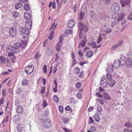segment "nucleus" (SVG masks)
<instances>
[{"mask_svg":"<svg viewBox=\"0 0 132 132\" xmlns=\"http://www.w3.org/2000/svg\"><path fill=\"white\" fill-rule=\"evenodd\" d=\"M27 43L26 42H23L21 44L20 43L17 42L15 43L13 46H8L6 48L7 52H9L8 55L9 56H13L14 54L13 53H17L20 52L21 50L25 48L27 45Z\"/></svg>","mask_w":132,"mask_h":132,"instance_id":"1","label":"nucleus"},{"mask_svg":"<svg viewBox=\"0 0 132 132\" xmlns=\"http://www.w3.org/2000/svg\"><path fill=\"white\" fill-rule=\"evenodd\" d=\"M78 29L79 31V37L80 38L82 37V31L86 32L88 29L87 26L85 24H83L81 22H79L78 24Z\"/></svg>","mask_w":132,"mask_h":132,"instance_id":"2","label":"nucleus"},{"mask_svg":"<svg viewBox=\"0 0 132 132\" xmlns=\"http://www.w3.org/2000/svg\"><path fill=\"white\" fill-rule=\"evenodd\" d=\"M112 11L114 12H117L120 10V6L117 3H113L111 7Z\"/></svg>","mask_w":132,"mask_h":132,"instance_id":"3","label":"nucleus"},{"mask_svg":"<svg viewBox=\"0 0 132 132\" xmlns=\"http://www.w3.org/2000/svg\"><path fill=\"white\" fill-rule=\"evenodd\" d=\"M30 30L27 29L26 27H22L20 30L21 33V34L26 36H28L29 34V32Z\"/></svg>","mask_w":132,"mask_h":132,"instance_id":"4","label":"nucleus"},{"mask_svg":"<svg viewBox=\"0 0 132 132\" xmlns=\"http://www.w3.org/2000/svg\"><path fill=\"white\" fill-rule=\"evenodd\" d=\"M10 60L7 58L3 56L0 57V64H4L6 62H9Z\"/></svg>","mask_w":132,"mask_h":132,"instance_id":"5","label":"nucleus"},{"mask_svg":"<svg viewBox=\"0 0 132 132\" xmlns=\"http://www.w3.org/2000/svg\"><path fill=\"white\" fill-rule=\"evenodd\" d=\"M106 80L104 78H102L101 81V86L103 87H106L107 84H108V82H107Z\"/></svg>","mask_w":132,"mask_h":132,"instance_id":"6","label":"nucleus"},{"mask_svg":"<svg viewBox=\"0 0 132 132\" xmlns=\"http://www.w3.org/2000/svg\"><path fill=\"white\" fill-rule=\"evenodd\" d=\"M32 22L30 20H27L25 23V27L27 29L30 30L32 27Z\"/></svg>","mask_w":132,"mask_h":132,"instance_id":"7","label":"nucleus"},{"mask_svg":"<svg viewBox=\"0 0 132 132\" xmlns=\"http://www.w3.org/2000/svg\"><path fill=\"white\" fill-rule=\"evenodd\" d=\"M43 122V125L44 127L46 128H48L51 125V121L49 119L46 120Z\"/></svg>","mask_w":132,"mask_h":132,"instance_id":"8","label":"nucleus"},{"mask_svg":"<svg viewBox=\"0 0 132 132\" xmlns=\"http://www.w3.org/2000/svg\"><path fill=\"white\" fill-rule=\"evenodd\" d=\"M9 33L10 35L11 36H15L16 33V29L13 27L11 28L9 30Z\"/></svg>","mask_w":132,"mask_h":132,"instance_id":"9","label":"nucleus"},{"mask_svg":"<svg viewBox=\"0 0 132 132\" xmlns=\"http://www.w3.org/2000/svg\"><path fill=\"white\" fill-rule=\"evenodd\" d=\"M126 65L127 67H130L132 66V61L129 57H128L126 60Z\"/></svg>","mask_w":132,"mask_h":132,"instance_id":"10","label":"nucleus"},{"mask_svg":"<svg viewBox=\"0 0 132 132\" xmlns=\"http://www.w3.org/2000/svg\"><path fill=\"white\" fill-rule=\"evenodd\" d=\"M119 60L118 59H116L114 61V62L113 63L112 65L114 68L118 69L120 65V63Z\"/></svg>","mask_w":132,"mask_h":132,"instance_id":"11","label":"nucleus"},{"mask_svg":"<svg viewBox=\"0 0 132 132\" xmlns=\"http://www.w3.org/2000/svg\"><path fill=\"white\" fill-rule=\"evenodd\" d=\"M131 0H120L121 6L123 7L125 6L128 5L130 2Z\"/></svg>","mask_w":132,"mask_h":132,"instance_id":"12","label":"nucleus"},{"mask_svg":"<svg viewBox=\"0 0 132 132\" xmlns=\"http://www.w3.org/2000/svg\"><path fill=\"white\" fill-rule=\"evenodd\" d=\"M119 60L120 63L121 65L123 66L125 64L126 60L125 56L122 55L121 56L120 59Z\"/></svg>","mask_w":132,"mask_h":132,"instance_id":"13","label":"nucleus"},{"mask_svg":"<svg viewBox=\"0 0 132 132\" xmlns=\"http://www.w3.org/2000/svg\"><path fill=\"white\" fill-rule=\"evenodd\" d=\"M111 29H110L109 26L108 25H105L103 28V31L104 32L107 33H109L111 31Z\"/></svg>","mask_w":132,"mask_h":132,"instance_id":"14","label":"nucleus"},{"mask_svg":"<svg viewBox=\"0 0 132 132\" xmlns=\"http://www.w3.org/2000/svg\"><path fill=\"white\" fill-rule=\"evenodd\" d=\"M113 66L111 64H108L106 69V72L110 73L112 72L113 70Z\"/></svg>","mask_w":132,"mask_h":132,"instance_id":"15","label":"nucleus"},{"mask_svg":"<svg viewBox=\"0 0 132 132\" xmlns=\"http://www.w3.org/2000/svg\"><path fill=\"white\" fill-rule=\"evenodd\" d=\"M28 67H30V69H26V71L27 74H30L32 73L34 70V67L33 65H31V66L28 65Z\"/></svg>","mask_w":132,"mask_h":132,"instance_id":"16","label":"nucleus"},{"mask_svg":"<svg viewBox=\"0 0 132 132\" xmlns=\"http://www.w3.org/2000/svg\"><path fill=\"white\" fill-rule=\"evenodd\" d=\"M75 23V22L74 20H70L68 22V26L69 28H72L74 26Z\"/></svg>","mask_w":132,"mask_h":132,"instance_id":"17","label":"nucleus"},{"mask_svg":"<svg viewBox=\"0 0 132 132\" xmlns=\"http://www.w3.org/2000/svg\"><path fill=\"white\" fill-rule=\"evenodd\" d=\"M46 115L45 114H43L41 116L39 117V118L41 119L42 122L48 119L46 118Z\"/></svg>","mask_w":132,"mask_h":132,"instance_id":"18","label":"nucleus"},{"mask_svg":"<svg viewBox=\"0 0 132 132\" xmlns=\"http://www.w3.org/2000/svg\"><path fill=\"white\" fill-rule=\"evenodd\" d=\"M16 112L19 114L22 113L23 112V109L21 106H18L16 108Z\"/></svg>","mask_w":132,"mask_h":132,"instance_id":"19","label":"nucleus"},{"mask_svg":"<svg viewBox=\"0 0 132 132\" xmlns=\"http://www.w3.org/2000/svg\"><path fill=\"white\" fill-rule=\"evenodd\" d=\"M108 84L111 87H113L116 81L113 80H110L108 81Z\"/></svg>","mask_w":132,"mask_h":132,"instance_id":"20","label":"nucleus"},{"mask_svg":"<svg viewBox=\"0 0 132 132\" xmlns=\"http://www.w3.org/2000/svg\"><path fill=\"white\" fill-rule=\"evenodd\" d=\"M85 15V12L83 11H81L79 13V22H80L82 20L83 16Z\"/></svg>","mask_w":132,"mask_h":132,"instance_id":"21","label":"nucleus"},{"mask_svg":"<svg viewBox=\"0 0 132 132\" xmlns=\"http://www.w3.org/2000/svg\"><path fill=\"white\" fill-rule=\"evenodd\" d=\"M119 21L122 20L125 16V14L123 13H118Z\"/></svg>","mask_w":132,"mask_h":132,"instance_id":"22","label":"nucleus"},{"mask_svg":"<svg viewBox=\"0 0 132 132\" xmlns=\"http://www.w3.org/2000/svg\"><path fill=\"white\" fill-rule=\"evenodd\" d=\"M86 42V39L85 38V39H83V40L79 44V47L80 46L81 47H85V43Z\"/></svg>","mask_w":132,"mask_h":132,"instance_id":"23","label":"nucleus"},{"mask_svg":"<svg viewBox=\"0 0 132 132\" xmlns=\"http://www.w3.org/2000/svg\"><path fill=\"white\" fill-rule=\"evenodd\" d=\"M24 17L26 19H30L31 18V16L29 13L25 12L24 13Z\"/></svg>","mask_w":132,"mask_h":132,"instance_id":"24","label":"nucleus"},{"mask_svg":"<svg viewBox=\"0 0 132 132\" xmlns=\"http://www.w3.org/2000/svg\"><path fill=\"white\" fill-rule=\"evenodd\" d=\"M93 52L92 51H89L86 53V56L89 57H90L93 55Z\"/></svg>","mask_w":132,"mask_h":132,"instance_id":"25","label":"nucleus"},{"mask_svg":"<svg viewBox=\"0 0 132 132\" xmlns=\"http://www.w3.org/2000/svg\"><path fill=\"white\" fill-rule=\"evenodd\" d=\"M46 53L49 56H50L52 55L53 53L51 49H50L49 48H48L47 49L46 51Z\"/></svg>","mask_w":132,"mask_h":132,"instance_id":"26","label":"nucleus"},{"mask_svg":"<svg viewBox=\"0 0 132 132\" xmlns=\"http://www.w3.org/2000/svg\"><path fill=\"white\" fill-rule=\"evenodd\" d=\"M60 44V43H57L55 46L56 50L57 52H59L60 49L61 47Z\"/></svg>","mask_w":132,"mask_h":132,"instance_id":"27","label":"nucleus"},{"mask_svg":"<svg viewBox=\"0 0 132 132\" xmlns=\"http://www.w3.org/2000/svg\"><path fill=\"white\" fill-rule=\"evenodd\" d=\"M93 117L95 121L98 122L100 120V117L97 114H96Z\"/></svg>","mask_w":132,"mask_h":132,"instance_id":"28","label":"nucleus"},{"mask_svg":"<svg viewBox=\"0 0 132 132\" xmlns=\"http://www.w3.org/2000/svg\"><path fill=\"white\" fill-rule=\"evenodd\" d=\"M23 128V126L21 124H19L17 126V129L18 131L21 132L22 131V128Z\"/></svg>","mask_w":132,"mask_h":132,"instance_id":"29","label":"nucleus"},{"mask_svg":"<svg viewBox=\"0 0 132 132\" xmlns=\"http://www.w3.org/2000/svg\"><path fill=\"white\" fill-rule=\"evenodd\" d=\"M23 6V4L21 3H19L18 4H16L15 5V8L16 9H18L19 8L22 7Z\"/></svg>","mask_w":132,"mask_h":132,"instance_id":"30","label":"nucleus"},{"mask_svg":"<svg viewBox=\"0 0 132 132\" xmlns=\"http://www.w3.org/2000/svg\"><path fill=\"white\" fill-rule=\"evenodd\" d=\"M104 98L108 100H110L111 98L109 95L106 93H104Z\"/></svg>","mask_w":132,"mask_h":132,"instance_id":"31","label":"nucleus"},{"mask_svg":"<svg viewBox=\"0 0 132 132\" xmlns=\"http://www.w3.org/2000/svg\"><path fill=\"white\" fill-rule=\"evenodd\" d=\"M112 18L114 19L119 20L118 14H115L112 15Z\"/></svg>","mask_w":132,"mask_h":132,"instance_id":"32","label":"nucleus"},{"mask_svg":"<svg viewBox=\"0 0 132 132\" xmlns=\"http://www.w3.org/2000/svg\"><path fill=\"white\" fill-rule=\"evenodd\" d=\"M53 100L56 103H58L59 102V99L57 95H54L53 96Z\"/></svg>","mask_w":132,"mask_h":132,"instance_id":"33","label":"nucleus"},{"mask_svg":"<svg viewBox=\"0 0 132 132\" xmlns=\"http://www.w3.org/2000/svg\"><path fill=\"white\" fill-rule=\"evenodd\" d=\"M54 34V32L52 30L51 31V33L49 34V37H48V38L50 40H51L53 38Z\"/></svg>","mask_w":132,"mask_h":132,"instance_id":"34","label":"nucleus"},{"mask_svg":"<svg viewBox=\"0 0 132 132\" xmlns=\"http://www.w3.org/2000/svg\"><path fill=\"white\" fill-rule=\"evenodd\" d=\"M90 46L93 45L92 46V48H95L96 47V43L95 42H92L89 43Z\"/></svg>","mask_w":132,"mask_h":132,"instance_id":"35","label":"nucleus"},{"mask_svg":"<svg viewBox=\"0 0 132 132\" xmlns=\"http://www.w3.org/2000/svg\"><path fill=\"white\" fill-rule=\"evenodd\" d=\"M28 80H27L24 79L22 81V84L23 86H24L27 85L28 84Z\"/></svg>","mask_w":132,"mask_h":132,"instance_id":"36","label":"nucleus"},{"mask_svg":"<svg viewBox=\"0 0 132 132\" xmlns=\"http://www.w3.org/2000/svg\"><path fill=\"white\" fill-rule=\"evenodd\" d=\"M106 77L107 79L109 80L112 79V76L109 73H108L106 75Z\"/></svg>","mask_w":132,"mask_h":132,"instance_id":"37","label":"nucleus"},{"mask_svg":"<svg viewBox=\"0 0 132 132\" xmlns=\"http://www.w3.org/2000/svg\"><path fill=\"white\" fill-rule=\"evenodd\" d=\"M75 73L76 74H78L80 72V69L78 67H77L75 69Z\"/></svg>","mask_w":132,"mask_h":132,"instance_id":"38","label":"nucleus"},{"mask_svg":"<svg viewBox=\"0 0 132 132\" xmlns=\"http://www.w3.org/2000/svg\"><path fill=\"white\" fill-rule=\"evenodd\" d=\"M13 15L15 18H16L18 16L19 13L16 12L14 11L13 13Z\"/></svg>","mask_w":132,"mask_h":132,"instance_id":"39","label":"nucleus"},{"mask_svg":"<svg viewBox=\"0 0 132 132\" xmlns=\"http://www.w3.org/2000/svg\"><path fill=\"white\" fill-rule=\"evenodd\" d=\"M97 111L98 112L100 113L101 112L102 110V107L101 106L97 105Z\"/></svg>","mask_w":132,"mask_h":132,"instance_id":"40","label":"nucleus"},{"mask_svg":"<svg viewBox=\"0 0 132 132\" xmlns=\"http://www.w3.org/2000/svg\"><path fill=\"white\" fill-rule=\"evenodd\" d=\"M62 121L64 123L66 124L68 121V118L63 117L62 119Z\"/></svg>","mask_w":132,"mask_h":132,"instance_id":"41","label":"nucleus"},{"mask_svg":"<svg viewBox=\"0 0 132 132\" xmlns=\"http://www.w3.org/2000/svg\"><path fill=\"white\" fill-rule=\"evenodd\" d=\"M24 8L25 10L27 11L29 10V7L28 4H25L24 5Z\"/></svg>","mask_w":132,"mask_h":132,"instance_id":"42","label":"nucleus"},{"mask_svg":"<svg viewBox=\"0 0 132 132\" xmlns=\"http://www.w3.org/2000/svg\"><path fill=\"white\" fill-rule=\"evenodd\" d=\"M81 83L80 82H78L76 84V87L78 89H79L81 87Z\"/></svg>","mask_w":132,"mask_h":132,"instance_id":"43","label":"nucleus"},{"mask_svg":"<svg viewBox=\"0 0 132 132\" xmlns=\"http://www.w3.org/2000/svg\"><path fill=\"white\" fill-rule=\"evenodd\" d=\"M57 70V66L56 65H55L53 67V73H55L56 72Z\"/></svg>","mask_w":132,"mask_h":132,"instance_id":"44","label":"nucleus"},{"mask_svg":"<svg viewBox=\"0 0 132 132\" xmlns=\"http://www.w3.org/2000/svg\"><path fill=\"white\" fill-rule=\"evenodd\" d=\"M125 126L127 127L131 128L132 125L130 123L127 122L125 124Z\"/></svg>","mask_w":132,"mask_h":132,"instance_id":"45","label":"nucleus"},{"mask_svg":"<svg viewBox=\"0 0 132 132\" xmlns=\"http://www.w3.org/2000/svg\"><path fill=\"white\" fill-rule=\"evenodd\" d=\"M84 76V71H81L80 74L79 75V77L80 78H82Z\"/></svg>","mask_w":132,"mask_h":132,"instance_id":"46","label":"nucleus"},{"mask_svg":"<svg viewBox=\"0 0 132 132\" xmlns=\"http://www.w3.org/2000/svg\"><path fill=\"white\" fill-rule=\"evenodd\" d=\"M54 24H55V23L52 24V26L50 27V28H49V30H51L53 28V29H54L55 28L56 26L57 25V24H55V26H54Z\"/></svg>","mask_w":132,"mask_h":132,"instance_id":"47","label":"nucleus"},{"mask_svg":"<svg viewBox=\"0 0 132 132\" xmlns=\"http://www.w3.org/2000/svg\"><path fill=\"white\" fill-rule=\"evenodd\" d=\"M90 129L93 131L95 132L96 131V128L94 126H92L90 128Z\"/></svg>","mask_w":132,"mask_h":132,"instance_id":"48","label":"nucleus"},{"mask_svg":"<svg viewBox=\"0 0 132 132\" xmlns=\"http://www.w3.org/2000/svg\"><path fill=\"white\" fill-rule=\"evenodd\" d=\"M43 70L44 72L46 73L47 71V67L46 65H44L43 67Z\"/></svg>","mask_w":132,"mask_h":132,"instance_id":"49","label":"nucleus"},{"mask_svg":"<svg viewBox=\"0 0 132 132\" xmlns=\"http://www.w3.org/2000/svg\"><path fill=\"white\" fill-rule=\"evenodd\" d=\"M123 41L122 40H121L119 42L117 43L116 45L118 47L120 46L123 43Z\"/></svg>","mask_w":132,"mask_h":132,"instance_id":"50","label":"nucleus"},{"mask_svg":"<svg viewBox=\"0 0 132 132\" xmlns=\"http://www.w3.org/2000/svg\"><path fill=\"white\" fill-rule=\"evenodd\" d=\"M94 14V12L92 10H91L89 12V15L91 18H93Z\"/></svg>","mask_w":132,"mask_h":132,"instance_id":"51","label":"nucleus"},{"mask_svg":"<svg viewBox=\"0 0 132 132\" xmlns=\"http://www.w3.org/2000/svg\"><path fill=\"white\" fill-rule=\"evenodd\" d=\"M118 46L116 44L115 45L112 46L111 49V50L112 51H113L114 50L116 49L117 48H118Z\"/></svg>","mask_w":132,"mask_h":132,"instance_id":"52","label":"nucleus"},{"mask_svg":"<svg viewBox=\"0 0 132 132\" xmlns=\"http://www.w3.org/2000/svg\"><path fill=\"white\" fill-rule=\"evenodd\" d=\"M96 95L97 96V97H100V98L102 97L103 95H101V94L98 92H97L96 94Z\"/></svg>","mask_w":132,"mask_h":132,"instance_id":"53","label":"nucleus"},{"mask_svg":"<svg viewBox=\"0 0 132 132\" xmlns=\"http://www.w3.org/2000/svg\"><path fill=\"white\" fill-rule=\"evenodd\" d=\"M124 132H132V130L130 129L127 128L124 130Z\"/></svg>","mask_w":132,"mask_h":132,"instance_id":"54","label":"nucleus"},{"mask_svg":"<svg viewBox=\"0 0 132 132\" xmlns=\"http://www.w3.org/2000/svg\"><path fill=\"white\" fill-rule=\"evenodd\" d=\"M104 3L106 4H108L110 3V0H103Z\"/></svg>","mask_w":132,"mask_h":132,"instance_id":"55","label":"nucleus"},{"mask_svg":"<svg viewBox=\"0 0 132 132\" xmlns=\"http://www.w3.org/2000/svg\"><path fill=\"white\" fill-rule=\"evenodd\" d=\"M69 34V31L68 30H66L64 32V36H66Z\"/></svg>","mask_w":132,"mask_h":132,"instance_id":"56","label":"nucleus"},{"mask_svg":"<svg viewBox=\"0 0 132 132\" xmlns=\"http://www.w3.org/2000/svg\"><path fill=\"white\" fill-rule=\"evenodd\" d=\"M97 100L102 105H103L104 103V102L103 100H100L99 98H97Z\"/></svg>","mask_w":132,"mask_h":132,"instance_id":"57","label":"nucleus"},{"mask_svg":"<svg viewBox=\"0 0 132 132\" xmlns=\"http://www.w3.org/2000/svg\"><path fill=\"white\" fill-rule=\"evenodd\" d=\"M39 53L37 52L35 56V57L37 60H38L39 57Z\"/></svg>","mask_w":132,"mask_h":132,"instance_id":"58","label":"nucleus"},{"mask_svg":"<svg viewBox=\"0 0 132 132\" xmlns=\"http://www.w3.org/2000/svg\"><path fill=\"white\" fill-rule=\"evenodd\" d=\"M58 108L60 112L61 113L63 112V109L62 107L61 106H59Z\"/></svg>","mask_w":132,"mask_h":132,"instance_id":"59","label":"nucleus"},{"mask_svg":"<svg viewBox=\"0 0 132 132\" xmlns=\"http://www.w3.org/2000/svg\"><path fill=\"white\" fill-rule=\"evenodd\" d=\"M116 22L115 20H113L112 21V24L111 25V27H113L116 24Z\"/></svg>","mask_w":132,"mask_h":132,"instance_id":"60","label":"nucleus"},{"mask_svg":"<svg viewBox=\"0 0 132 132\" xmlns=\"http://www.w3.org/2000/svg\"><path fill=\"white\" fill-rule=\"evenodd\" d=\"M21 89L18 88L16 90V92L17 94H19L21 93Z\"/></svg>","mask_w":132,"mask_h":132,"instance_id":"61","label":"nucleus"},{"mask_svg":"<svg viewBox=\"0 0 132 132\" xmlns=\"http://www.w3.org/2000/svg\"><path fill=\"white\" fill-rule=\"evenodd\" d=\"M20 103V101H19V100L18 99H16V100L15 101V105H18Z\"/></svg>","mask_w":132,"mask_h":132,"instance_id":"62","label":"nucleus"},{"mask_svg":"<svg viewBox=\"0 0 132 132\" xmlns=\"http://www.w3.org/2000/svg\"><path fill=\"white\" fill-rule=\"evenodd\" d=\"M47 105V103L45 100H44L43 102V108H45Z\"/></svg>","mask_w":132,"mask_h":132,"instance_id":"63","label":"nucleus"},{"mask_svg":"<svg viewBox=\"0 0 132 132\" xmlns=\"http://www.w3.org/2000/svg\"><path fill=\"white\" fill-rule=\"evenodd\" d=\"M77 97L79 99H80L81 98L82 96L80 93H78V94L77 95Z\"/></svg>","mask_w":132,"mask_h":132,"instance_id":"64","label":"nucleus"}]
</instances>
